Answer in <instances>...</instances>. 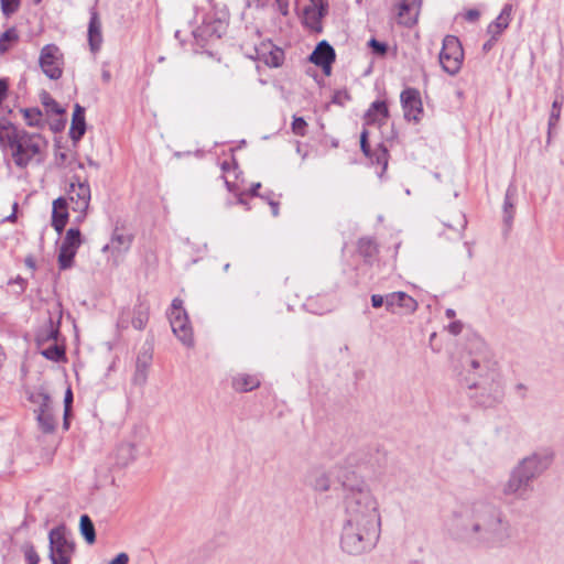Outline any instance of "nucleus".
Listing matches in <instances>:
<instances>
[{
	"instance_id": "f257e3e1",
	"label": "nucleus",
	"mask_w": 564,
	"mask_h": 564,
	"mask_svg": "<svg viewBox=\"0 0 564 564\" xmlns=\"http://www.w3.org/2000/svg\"><path fill=\"white\" fill-rule=\"evenodd\" d=\"M343 487V522L340 549L349 555H360L375 549L381 532L379 501L370 486L355 473L345 474Z\"/></svg>"
},
{
	"instance_id": "f03ea898",
	"label": "nucleus",
	"mask_w": 564,
	"mask_h": 564,
	"mask_svg": "<svg viewBox=\"0 0 564 564\" xmlns=\"http://www.w3.org/2000/svg\"><path fill=\"white\" fill-rule=\"evenodd\" d=\"M470 524L459 539L474 547L501 549L510 544L514 530L503 513L491 505L474 502L470 506Z\"/></svg>"
},
{
	"instance_id": "7ed1b4c3",
	"label": "nucleus",
	"mask_w": 564,
	"mask_h": 564,
	"mask_svg": "<svg viewBox=\"0 0 564 564\" xmlns=\"http://www.w3.org/2000/svg\"><path fill=\"white\" fill-rule=\"evenodd\" d=\"M48 142L37 132L17 127L7 118H0V149L9 154L21 170L44 161Z\"/></svg>"
},
{
	"instance_id": "20e7f679",
	"label": "nucleus",
	"mask_w": 564,
	"mask_h": 564,
	"mask_svg": "<svg viewBox=\"0 0 564 564\" xmlns=\"http://www.w3.org/2000/svg\"><path fill=\"white\" fill-rule=\"evenodd\" d=\"M463 368L466 384L478 389L479 402L484 406H492L502 401L505 390L497 362L487 352L467 356Z\"/></svg>"
},
{
	"instance_id": "39448f33",
	"label": "nucleus",
	"mask_w": 564,
	"mask_h": 564,
	"mask_svg": "<svg viewBox=\"0 0 564 564\" xmlns=\"http://www.w3.org/2000/svg\"><path fill=\"white\" fill-rule=\"evenodd\" d=\"M464 51L459 40L454 35H446L438 55L440 64L444 72L454 76L463 65Z\"/></svg>"
},
{
	"instance_id": "423d86ee",
	"label": "nucleus",
	"mask_w": 564,
	"mask_h": 564,
	"mask_svg": "<svg viewBox=\"0 0 564 564\" xmlns=\"http://www.w3.org/2000/svg\"><path fill=\"white\" fill-rule=\"evenodd\" d=\"M48 540L52 564H69L74 552V544L67 539L65 528L52 529L48 533Z\"/></svg>"
},
{
	"instance_id": "0eeeda50",
	"label": "nucleus",
	"mask_w": 564,
	"mask_h": 564,
	"mask_svg": "<svg viewBox=\"0 0 564 564\" xmlns=\"http://www.w3.org/2000/svg\"><path fill=\"white\" fill-rule=\"evenodd\" d=\"M170 323L173 333L187 347L194 345L192 327L188 324V317L183 308V301L174 299L170 312Z\"/></svg>"
},
{
	"instance_id": "6e6552de",
	"label": "nucleus",
	"mask_w": 564,
	"mask_h": 564,
	"mask_svg": "<svg viewBox=\"0 0 564 564\" xmlns=\"http://www.w3.org/2000/svg\"><path fill=\"white\" fill-rule=\"evenodd\" d=\"M553 462V455L549 452H534L522 458L514 468L533 482L540 477Z\"/></svg>"
},
{
	"instance_id": "1a4fd4ad",
	"label": "nucleus",
	"mask_w": 564,
	"mask_h": 564,
	"mask_svg": "<svg viewBox=\"0 0 564 564\" xmlns=\"http://www.w3.org/2000/svg\"><path fill=\"white\" fill-rule=\"evenodd\" d=\"M90 197V186L86 181H80L77 177L70 182L66 199L70 202L72 210L78 213V221H82L85 218L89 207Z\"/></svg>"
},
{
	"instance_id": "9d476101",
	"label": "nucleus",
	"mask_w": 564,
	"mask_h": 564,
	"mask_svg": "<svg viewBox=\"0 0 564 564\" xmlns=\"http://www.w3.org/2000/svg\"><path fill=\"white\" fill-rule=\"evenodd\" d=\"M39 64L42 72L50 79H58L62 77L64 59L61 50L55 44H47L42 47Z\"/></svg>"
},
{
	"instance_id": "9b49d317",
	"label": "nucleus",
	"mask_w": 564,
	"mask_h": 564,
	"mask_svg": "<svg viewBox=\"0 0 564 564\" xmlns=\"http://www.w3.org/2000/svg\"><path fill=\"white\" fill-rule=\"evenodd\" d=\"M532 491L533 485L528 479V476H524L513 467L508 480L502 486L503 496L517 500H527L530 498Z\"/></svg>"
},
{
	"instance_id": "f8f14e48",
	"label": "nucleus",
	"mask_w": 564,
	"mask_h": 564,
	"mask_svg": "<svg viewBox=\"0 0 564 564\" xmlns=\"http://www.w3.org/2000/svg\"><path fill=\"white\" fill-rule=\"evenodd\" d=\"M386 308L392 314H411L416 311V301L404 292H393L386 296Z\"/></svg>"
},
{
	"instance_id": "ddd939ff",
	"label": "nucleus",
	"mask_w": 564,
	"mask_h": 564,
	"mask_svg": "<svg viewBox=\"0 0 564 564\" xmlns=\"http://www.w3.org/2000/svg\"><path fill=\"white\" fill-rule=\"evenodd\" d=\"M400 98L404 117L408 120L419 121L423 111L420 93L414 88H406L401 93Z\"/></svg>"
},
{
	"instance_id": "4468645a",
	"label": "nucleus",
	"mask_w": 564,
	"mask_h": 564,
	"mask_svg": "<svg viewBox=\"0 0 564 564\" xmlns=\"http://www.w3.org/2000/svg\"><path fill=\"white\" fill-rule=\"evenodd\" d=\"M310 61L322 67L326 75H329L332 63L335 61V51L326 41H322L311 54Z\"/></svg>"
},
{
	"instance_id": "2eb2a0df",
	"label": "nucleus",
	"mask_w": 564,
	"mask_h": 564,
	"mask_svg": "<svg viewBox=\"0 0 564 564\" xmlns=\"http://www.w3.org/2000/svg\"><path fill=\"white\" fill-rule=\"evenodd\" d=\"M152 362V348L150 346L142 347L135 361V371L133 375V383L142 386L147 382L148 370Z\"/></svg>"
},
{
	"instance_id": "dca6fc26",
	"label": "nucleus",
	"mask_w": 564,
	"mask_h": 564,
	"mask_svg": "<svg viewBox=\"0 0 564 564\" xmlns=\"http://www.w3.org/2000/svg\"><path fill=\"white\" fill-rule=\"evenodd\" d=\"M328 3L326 0H315L312 7H308L304 11L305 24L313 31H321V19L327 13Z\"/></svg>"
},
{
	"instance_id": "f3484780",
	"label": "nucleus",
	"mask_w": 564,
	"mask_h": 564,
	"mask_svg": "<svg viewBox=\"0 0 564 564\" xmlns=\"http://www.w3.org/2000/svg\"><path fill=\"white\" fill-rule=\"evenodd\" d=\"M399 22L412 25L416 22L420 11V0H397Z\"/></svg>"
},
{
	"instance_id": "a211bd4d",
	"label": "nucleus",
	"mask_w": 564,
	"mask_h": 564,
	"mask_svg": "<svg viewBox=\"0 0 564 564\" xmlns=\"http://www.w3.org/2000/svg\"><path fill=\"white\" fill-rule=\"evenodd\" d=\"M132 243V236L116 230L108 245L102 248L104 252L110 251L116 258L126 253Z\"/></svg>"
},
{
	"instance_id": "6ab92c4d",
	"label": "nucleus",
	"mask_w": 564,
	"mask_h": 564,
	"mask_svg": "<svg viewBox=\"0 0 564 564\" xmlns=\"http://www.w3.org/2000/svg\"><path fill=\"white\" fill-rule=\"evenodd\" d=\"M68 220L67 213V199L65 197H58L53 202L52 210V226L61 234L65 228Z\"/></svg>"
},
{
	"instance_id": "aec40b11",
	"label": "nucleus",
	"mask_w": 564,
	"mask_h": 564,
	"mask_svg": "<svg viewBox=\"0 0 564 564\" xmlns=\"http://www.w3.org/2000/svg\"><path fill=\"white\" fill-rule=\"evenodd\" d=\"M388 116L389 111L387 104L384 101L377 100L371 104V106L365 113V124L382 126L386 123Z\"/></svg>"
},
{
	"instance_id": "412c9836",
	"label": "nucleus",
	"mask_w": 564,
	"mask_h": 564,
	"mask_svg": "<svg viewBox=\"0 0 564 564\" xmlns=\"http://www.w3.org/2000/svg\"><path fill=\"white\" fill-rule=\"evenodd\" d=\"M88 42L91 52L96 53L100 50L102 43L101 22L96 11H93L90 14Z\"/></svg>"
},
{
	"instance_id": "4be33fe9",
	"label": "nucleus",
	"mask_w": 564,
	"mask_h": 564,
	"mask_svg": "<svg viewBox=\"0 0 564 564\" xmlns=\"http://www.w3.org/2000/svg\"><path fill=\"white\" fill-rule=\"evenodd\" d=\"M86 131V121H85V108L79 104H76L74 107L72 124L69 129V137L74 141H78Z\"/></svg>"
},
{
	"instance_id": "5701e85b",
	"label": "nucleus",
	"mask_w": 564,
	"mask_h": 564,
	"mask_svg": "<svg viewBox=\"0 0 564 564\" xmlns=\"http://www.w3.org/2000/svg\"><path fill=\"white\" fill-rule=\"evenodd\" d=\"M511 12L512 6L506 4L497 19L489 24L488 33L491 35L492 40H497V37L508 28L511 20Z\"/></svg>"
},
{
	"instance_id": "b1692460",
	"label": "nucleus",
	"mask_w": 564,
	"mask_h": 564,
	"mask_svg": "<svg viewBox=\"0 0 564 564\" xmlns=\"http://www.w3.org/2000/svg\"><path fill=\"white\" fill-rule=\"evenodd\" d=\"M137 458V448L133 443L122 442L120 443L115 452L116 464L119 467H127L133 463Z\"/></svg>"
},
{
	"instance_id": "393cba45",
	"label": "nucleus",
	"mask_w": 564,
	"mask_h": 564,
	"mask_svg": "<svg viewBox=\"0 0 564 564\" xmlns=\"http://www.w3.org/2000/svg\"><path fill=\"white\" fill-rule=\"evenodd\" d=\"M260 386L258 377L248 373H237L232 377L231 387L237 392H248Z\"/></svg>"
},
{
	"instance_id": "a878e982",
	"label": "nucleus",
	"mask_w": 564,
	"mask_h": 564,
	"mask_svg": "<svg viewBox=\"0 0 564 564\" xmlns=\"http://www.w3.org/2000/svg\"><path fill=\"white\" fill-rule=\"evenodd\" d=\"M308 485L314 491L324 494L330 490L332 479L328 473L317 469L310 475Z\"/></svg>"
},
{
	"instance_id": "bb28decb",
	"label": "nucleus",
	"mask_w": 564,
	"mask_h": 564,
	"mask_svg": "<svg viewBox=\"0 0 564 564\" xmlns=\"http://www.w3.org/2000/svg\"><path fill=\"white\" fill-rule=\"evenodd\" d=\"M20 112L26 123V126L32 128H44L46 122L43 117V112L36 108H21Z\"/></svg>"
},
{
	"instance_id": "cd10ccee",
	"label": "nucleus",
	"mask_w": 564,
	"mask_h": 564,
	"mask_svg": "<svg viewBox=\"0 0 564 564\" xmlns=\"http://www.w3.org/2000/svg\"><path fill=\"white\" fill-rule=\"evenodd\" d=\"M59 330L54 327L53 322L50 319L48 324L43 327L36 337L37 346L43 347L46 344L58 341Z\"/></svg>"
},
{
	"instance_id": "c85d7f7f",
	"label": "nucleus",
	"mask_w": 564,
	"mask_h": 564,
	"mask_svg": "<svg viewBox=\"0 0 564 564\" xmlns=\"http://www.w3.org/2000/svg\"><path fill=\"white\" fill-rule=\"evenodd\" d=\"M41 430L45 433L54 431L56 421L52 414L51 406L42 410H34Z\"/></svg>"
},
{
	"instance_id": "c756f323",
	"label": "nucleus",
	"mask_w": 564,
	"mask_h": 564,
	"mask_svg": "<svg viewBox=\"0 0 564 564\" xmlns=\"http://www.w3.org/2000/svg\"><path fill=\"white\" fill-rule=\"evenodd\" d=\"M43 357L51 361H61L65 359V348L58 345V341L51 343L47 347H39Z\"/></svg>"
},
{
	"instance_id": "7c9ffc66",
	"label": "nucleus",
	"mask_w": 564,
	"mask_h": 564,
	"mask_svg": "<svg viewBox=\"0 0 564 564\" xmlns=\"http://www.w3.org/2000/svg\"><path fill=\"white\" fill-rule=\"evenodd\" d=\"M465 226V216L459 210H455L452 215V218L448 221H443V227L452 230L456 237L460 236V232L463 231Z\"/></svg>"
},
{
	"instance_id": "2f4dec72",
	"label": "nucleus",
	"mask_w": 564,
	"mask_h": 564,
	"mask_svg": "<svg viewBox=\"0 0 564 564\" xmlns=\"http://www.w3.org/2000/svg\"><path fill=\"white\" fill-rule=\"evenodd\" d=\"M148 319H149V308L143 304L138 305L133 312L132 326L135 329L141 330L147 325Z\"/></svg>"
},
{
	"instance_id": "473e14b6",
	"label": "nucleus",
	"mask_w": 564,
	"mask_h": 564,
	"mask_svg": "<svg viewBox=\"0 0 564 564\" xmlns=\"http://www.w3.org/2000/svg\"><path fill=\"white\" fill-rule=\"evenodd\" d=\"M29 400L37 406L35 410H42L51 406L50 395L43 389L31 391Z\"/></svg>"
},
{
	"instance_id": "72a5a7b5",
	"label": "nucleus",
	"mask_w": 564,
	"mask_h": 564,
	"mask_svg": "<svg viewBox=\"0 0 564 564\" xmlns=\"http://www.w3.org/2000/svg\"><path fill=\"white\" fill-rule=\"evenodd\" d=\"M82 245L80 231L77 228H69L63 239L61 247H67L77 250Z\"/></svg>"
},
{
	"instance_id": "f704fd0d",
	"label": "nucleus",
	"mask_w": 564,
	"mask_h": 564,
	"mask_svg": "<svg viewBox=\"0 0 564 564\" xmlns=\"http://www.w3.org/2000/svg\"><path fill=\"white\" fill-rule=\"evenodd\" d=\"M77 250L61 247L58 252V267L61 270L69 269L73 265L74 257L76 256Z\"/></svg>"
},
{
	"instance_id": "c9c22d12",
	"label": "nucleus",
	"mask_w": 564,
	"mask_h": 564,
	"mask_svg": "<svg viewBox=\"0 0 564 564\" xmlns=\"http://www.w3.org/2000/svg\"><path fill=\"white\" fill-rule=\"evenodd\" d=\"M80 532L88 543H94L96 540L95 527L93 521L87 514L80 517Z\"/></svg>"
},
{
	"instance_id": "e433bc0d",
	"label": "nucleus",
	"mask_w": 564,
	"mask_h": 564,
	"mask_svg": "<svg viewBox=\"0 0 564 564\" xmlns=\"http://www.w3.org/2000/svg\"><path fill=\"white\" fill-rule=\"evenodd\" d=\"M19 36L14 29H9L0 35V53L9 51L11 45L18 41Z\"/></svg>"
},
{
	"instance_id": "4c0bfd02",
	"label": "nucleus",
	"mask_w": 564,
	"mask_h": 564,
	"mask_svg": "<svg viewBox=\"0 0 564 564\" xmlns=\"http://www.w3.org/2000/svg\"><path fill=\"white\" fill-rule=\"evenodd\" d=\"M284 61V53L281 48H273L264 56V63L271 67H279Z\"/></svg>"
},
{
	"instance_id": "58836bf2",
	"label": "nucleus",
	"mask_w": 564,
	"mask_h": 564,
	"mask_svg": "<svg viewBox=\"0 0 564 564\" xmlns=\"http://www.w3.org/2000/svg\"><path fill=\"white\" fill-rule=\"evenodd\" d=\"M358 250L365 258H371L377 252V247L370 238H361L358 241Z\"/></svg>"
},
{
	"instance_id": "ea45409f",
	"label": "nucleus",
	"mask_w": 564,
	"mask_h": 564,
	"mask_svg": "<svg viewBox=\"0 0 564 564\" xmlns=\"http://www.w3.org/2000/svg\"><path fill=\"white\" fill-rule=\"evenodd\" d=\"M42 105L46 108L47 111L54 112V113H62L64 110L61 108V106L51 97V95L46 91H43L40 96Z\"/></svg>"
},
{
	"instance_id": "a19ab883",
	"label": "nucleus",
	"mask_w": 564,
	"mask_h": 564,
	"mask_svg": "<svg viewBox=\"0 0 564 564\" xmlns=\"http://www.w3.org/2000/svg\"><path fill=\"white\" fill-rule=\"evenodd\" d=\"M21 551L23 552L24 557L28 561V564H37L39 563L40 556L36 553V551H35V549H34L32 543L25 542L21 546Z\"/></svg>"
},
{
	"instance_id": "79ce46f5",
	"label": "nucleus",
	"mask_w": 564,
	"mask_h": 564,
	"mask_svg": "<svg viewBox=\"0 0 564 564\" xmlns=\"http://www.w3.org/2000/svg\"><path fill=\"white\" fill-rule=\"evenodd\" d=\"M292 132L296 135L304 137L307 133V122L302 117H293Z\"/></svg>"
},
{
	"instance_id": "37998d69",
	"label": "nucleus",
	"mask_w": 564,
	"mask_h": 564,
	"mask_svg": "<svg viewBox=\"0 0 564 564\" xmlns=\"http://www.w3.org/2000/svg\"><path fill=\"white\" fill-rule=\"evenodd\" d=\"M561 108L562 102L558 100H554L552 104V109L549 118V128L552 130L561 118Z\"/></svg>"
},
{
	"instance_id": "c03bdc74",
	"label": "nucleus",
	"mask_w": 564,
	"mask_h": 564,
	"mask_svg": "<svg viewBox=\"0 0 564 564\" xmlns=\"http://www.w3.org/2000/svg\"><path fill=\"white\" fill-rule=\"evenodd\" d=\"M514 194H516V188L513 186H509L507 189V193H506V198H505V204H503L507 220L512 219L513 205L511 203V197Z\"/></svg>"
},
{
	"instance_id": "a18cd8bd",
	"label": "nucleus",
	"mask_w": 564,
	"mask_h": 564,
	"mask_svg": "<svg viewBox=\"0 0 564 564\" xmlns=\"http://www.w3.org/2000/svg\"><path fill=\"white\" fill-rule=\"evenodd\" d=\"M20 0H1V9L4 15H10L17 11Z\"/></svg>"
},
{
	"instance_id": "49530a36",
	"label": "nucleus",
	"mask_w": 564,
	"mask_h": 564,
	"mask_svg": "<svg viewBox=\"0 0 564 564\" xmlns=\"http://www.w3.org/2000/svg\"><path fill=\"white\" fill-rule=\"evenodd\" d=\"M369 46L372 48L373 53L378 55H384L387 52V45L382 42L377 41L376 39H371L369 41Z\"/></svg>"
},
{
	"instance_id": "de8ad7c7",
	"label": "nucleus",
	"mask_w": 564,
	"mask_h": 564,
	"mask_svg": "<svg viewBox=\"0 0 564 564\" xmlns=\"http://www.w3.org/2000/svg\"><path fill=\"white\" fill-rule=\"evenodd\" d=\"M360 147L365 155H370V147L368 144V131L366 129L362 130L360 134Z\"/></svg>"
},
{
	"instance_id": "09e8293b",
	"label": "nucleus",
	"mask_w": 564,
	"mask_h": 564,
	"mask_svg": "<svg viewBox=\"0 0 564 564\" xmlns=\"http://www.w3.org/2000/svg\"><path fill=\"white\" fill-rule=\"evenodd\" d=\"M448 332L453 335H458L463 329V324L459 321L453 322L447 327Z\"/></svg>"
},
{
	"instance_id": "8fccbe9b",
	"label": "nucleus",
	"mask_w": 564,
	"mask_h": 564,
	"mask_svg": "<svg viewBox=\"0 0 564 564\" xmlns=\"http://www.w3.org/2000/svg\"><path fill=\"white\" fill-rule=\"evenodd\" d=\"M371 304L373 307H381L383 304H386V297L379 294H373L371 296Z\"/></svg>"
},
{
	"instance_id": "3c124183",
	"label": "nucleus",
	"mask_w": 564,
	"mask_h": 564,
	"mask_svg": "<svg viewBox=\"0 0 564 564\" xmlns=\"http://www.w3.org/2000/svg\"><path fill=\"white\" fill-rule=\"evenodd\" d=\"M279 11L286 15L289 12V1L288 0H275Z\"/></svg>"
},
{
	"instance_id": "603ef678",
	"label": "nucleus",
	"mask_w": 564,
	"mask_h": 564,
	"mask_svg": "<svg viewBox=\"0 0 564 564\" xmlns=\"http://www.w3.org/2000/svg\"><path fill=\"white\" fill-rule=\"evenodd\" d=\"M128 555L126 553H120L109 564H128Z\"/></svg>"
},
{
	"instance_id": "864d4df0",
	"label": "nucleus",
	"mask_w": 564,
	"mask_h": 564,
	"mask_svg": "<svg viewBox=\"0 0 564 564\" xmlns=\"http://www.w3.org/2000/svg\"><path fill=\"white\" fill-rule=\"evenodd\" d=\"M72 400H73L72 390L67 389L66 394H65V399H64V402H65V413H67L68 405L70 404Z\"/></svg>"
},
{
	"instance_id": "5fc2aeb1",
	"label": "nucleus",
	"mask_w": 564,
	"mask_h": 564,
	"mask_svg": "<svg viewBox=\"0 0 564 564\" xmlns=\"http://www.w3.org/2000/svg\"><path fill=\"white\" fill-rule=\"evenodd\" d=\"M478 17H479V12L477 10H469L466 13V19L469 21H475L478 19Z\"/></svg>"
},
{
	"instance_id": "6e6d98bb",
	"label": "nucleus",
	"mask_w": 564,
	"mask_h": 564,
	"mask_svg": "<svg viewBox=\"0 0 564 564\" xmlns=\"http://www.w3.org/2000/svg\"><path fill=\"white\" fill-rule=\"evenodd\" d=\"M101 79L104 83L108 84L111 79V73L109 69L104 68L101 70Z\"/></svg>"
},
{
	"instance_id": "4d7b16f0",
	"label": "nucleus",
	"mask_w": 564,
	"mask_h": 564,
	"mask_svg": "<svg viewBox=\"0 0 564 564\" xmlns=\"http://www.w3.org/2000/svg\"><path fill=\"white\" fill-rule=\"evenodd\" d=\"M272 215L276 217L279 215V204L275 202L270 203Z\"/></svg>"
},
{
	"instance_id": "13d9d810",
	"label": "nucleus",
	"mask_w": 564,
	"mask_h": 564,
	"mask_svg": "<svg viewBox=\"0 0 564 564\" xmlns=\"http://www.w3.org/2000/svg\"><path fill=\"white\" fill-rule=\"evenodd\" d=\"M17 207H18V204L14 203V205H13V213L10 216L7 217L8 221H14L15 220V218H17V215H15Z\"/></svg>"
},
{
	"instance_id": "bf43d9fd",
	"label": "nucleus",
	"mask_w": 564,
	"mask_h": 564,
	"mask_svg": "<svg viewBox=\"0 0 564 564\" xmlns=\"http://www.w3.org/2000/svg\"><path fill=\"white\" fill-rule=\"evenodd\" d=\"M445 315L447 318H453L455 317V311L453 308H447Z\"/></svg>"
},
{
	"instance_id": "052dcab7",
	"label": "nucleus",
	"mask_w": 564,
	"mask_h": 564,
	"mask_svg": "<svg viewBox=\"0 0 564 564\" xmlns=\"http://www.w3.org/2000/svg\"><path fill=\"white\" fill-rule=\"evenodd\" d=\"M260 186H261V184H260V183L254 184V185L252 186V188H251V193H252L253 195H256V194H257V191L260 188Z\"/></svg>"
},
{
	"instance_id": "680f3d73",
	"label": "nucleus",
	"mask_w": 564,
	"mask_h": 564,
	"mask_svg": "<svg viewBox=\"0 0 564 564\" xmlns=\"http://www.w3.org/2000/svg\"><path fill=\"white\" fill-rule=\"evenodd\" d=\"M551 138H552V130L549 129V131H547V143L551 142Z\"/></svg>"
},
{
	"instance_id": "e2e57ef3",
	"label": "nucleus",
	"mask_w": 564,
	"mask_h": 564,
	"mask_svg": "<svg viewBox=\"0 0 564 564\" xmlns=\"http://www.w3.org/2000/svg\"><path fill=\"white\" fill-rule=\"evenodd\" d=\"M490 47H491V43L490 42L484 44V50L485 51L489 50Z\"/></svg>"
}]
</instances>
